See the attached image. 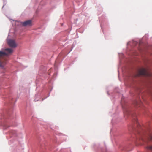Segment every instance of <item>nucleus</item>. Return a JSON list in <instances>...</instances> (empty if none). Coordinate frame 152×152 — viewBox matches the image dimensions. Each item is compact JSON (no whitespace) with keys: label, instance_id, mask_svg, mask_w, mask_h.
Segmentation results:
<instances>
[{"label":"nucleus","instance_id":"f257e3e1","mask_svg":"<svg viewBox=\"0 0 152 152\" xmlns=\"http://www.w3.org/2000/svg\"><path fill=\"white\" fill-rule=\"evenodd\" d=\"M4 52L0 51V67H2L3 66V62L1 60L2 58L5 56H8L13 52V50L10 48H6L5 49Z\"/></svg>","mask_w":152,"mask_h":152},{"label":"nucleus","instance_id":"f03ea898","mask_svg":"<svg viewBox=\"0 0 152 152\" xmlns=\"http://www.w3.org/2000/svg\"><path fill=\"white\" fill-rule=\"evenodd\" d=\"M139 75H144L146 76H150V74L145 69L142 68L140 69L138 72Z\"/></svg>","mask_w":152,"mask_h":152},{"label":"nucleus","instance_id":"7ed1b4c3","mask_svg":"<svg viewBox=\"0 0 152 152\" xmlns=\"http://www.w3.org/2000/svg\"><path fill=\"white\" fill-rule=\"evenodd\" d=\"M7 43L10 47L15 48L17 46L15 41L13 40L9 39L7 40Z\"/></svg>","mask_w":152,"mask_h":152},{"label":"nucleus","instance_id":"20e7f679","mask_svg":"<svg viewBox=\"0 0 152 152\" xmlns=\"http://www.w3.org/2000/svg\"><path fill=\"white\" fill-rule=\"evenodd\" d=\"M22 24L23 26H31L32 25L31 20H29L26 21L25 22H22Z\"/></svg>","mask_w":152,"mask_h":152},{"label":"nucleus","instance_id":"39448f33","mask_svg":"<svg viewBox=\"0 0 152 152\" xmlns=\"http://www.w3.org/2000/svg\"><path fill=\"white\" fill-rule=\"evenodd\" d=\"M141 103V102L140 101H135L134 102V104L135 105L138 106V105H140V104Z\"/></svg>","mask_w":152,"mask_h":152},{"label":"nucleus","instance_id":"423d86ee","mask_svg":"<svg viewBox=\"0 0 152 152\" xmlns=\"http://www.w3.org/2000/svg\"><path fill=\"white\" fill-rule=\"evenodd\" d=\"M147 148L148 149H149L151 150H152V146H148L147 147Z\"/></svg>","mask_w":152,"mask_h":152},{"label":"nucleus","instance_id":"0eeeda50","mask_svg":"<svg viewBox=\"0 0 152 152\" xmlns=\"http://www.w3.org/2000/svg\"><path fill=\"white\" fill-rule=\"evenodd\" d=\"M149 139L150 140H152V135H150L149 137Z\"/></svg>","mask_w":152,"mask_h":152},{"label":"nucleus","instance_id":"6e6552de","mask_svg":"<svg viewBox=\"0 0 152 152\" xmlns=\"http://www.w3.org/2000/svg\"><path fill=\"white\" fill-rule=\"evenodd\" d=\"M135 121L136 122V123H138L137 120V119H136L135 120Z\"/></svg>","mask_w":152,"mask_h":152}]
</instances>
